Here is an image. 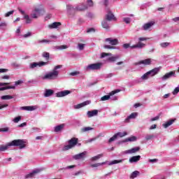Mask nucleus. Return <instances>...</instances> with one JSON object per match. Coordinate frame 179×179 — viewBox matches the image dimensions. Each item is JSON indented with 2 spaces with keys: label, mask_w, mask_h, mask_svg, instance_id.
<instances>
[{
  "label": "nucleus",
  "mask_w": 179,
  "mask_h": 179,
  "mask_svg": "<svg viewBox=\"0 0 179 179\" xmlns=\"http://www.w3.org/2000/svg\"><path fill=\"white\" fill-rule=\"evenodd\" d=\"M38 108V106H22L20 110H24L25 111H34Z\"/></svg>",
  "instance_id": "2eb2a0df"
},
{
  "label": "nucleus",
  "mask_w": 179,
  "mask_h": 179,
  "mask_svg": "<svg viewBox=\"0 0 179 179\" xmlns=\"http://www.w3.org/2000/svg\"><path fill=\"white\" fill-rule=\"evenodd\" d=\"M41 171H43V169H34L31 172L25 175L24 178L25 179L34 178V177H36L37 174L41 173Z\"/></svg>",
  "instance_id": "0eeeda50"
},
{
  "label": "nucleus",
  "mask_w": 179,
  "mask_h": 179,
  "mask_svg": "<svg viewBox=\"0 0 179 179\" xmlns=\"http://www.w3.org/2000/svg\"><path fill=\"white\" fill-rule=\"evenodd\" d=\"M138 176H139V171H134L130 176V178L134 179V178H136V177H138Z\"/></svg>",
  "instance_id": "a19ab883"
},
{
  "label": "nucleus",
  "mask_w": 179,
  "mask_h": 179,
  "mask_svg": "<svg viewBox=\"0 0 179 179\" xmlns=\"http://www.w3.org/2000/svg\"><path fill=\"white\" fill-rule=\"evenodd\" d=\"M118 58H120L119 56L110 57L108 58V61H110V62H115V61H117Z\"/></svg>",
  "instance_id": "c03bdc74"
},
{
  "label": "nucleus",
  "mask_w": 179,
  "mask_h": 179,
  "mask_svg": "<svg viewBox=\"0 0 179 179\" xmlns=\"http://www.w3.org/2000/svg\"><path fill=\"white\" fill-rule=\"evenodd\" d=\"M103 154H99L96 156L92 157L90 160L91 162H96V160H99V159H101L103 157Z\"/></svg>",
  "instance_id": "e433bc0d"
},
{
  "label": "nucleus",
  "mask_w": 179,
  "mask_h": 179,
  "mask_svg": "<svg viewBox=\"0 0 179 179\" xmlns=\"http://www.w3.org/2000/svg\"><path fill=\"white\" fill-rule=\"evenodd\" d=\"M149 76H150V74H149V73L148 71L147 73H145L144 75H143L141 76V79L143 80H148V79H149Z\"/></svg>",
  "instance_id": "37998d69"
},
{
  "label": "nucleus",
  "mask_w": 179,
  "mask_h": 179,
  "mask_svg": "<svg viewBox=\"0 0 179 179\" xmlns=\"http://www.w3.org/2000/svg\"><path fill=\"white\" fill-rule=\"evenodd\" d=\"M115 135L117 138H124V136H127V135H128V133H127V131L117 132Z\"/></svg>",
  "instance_id": "c9c22d12"
},
{
  "label": "nucleus",
  "mask_w": 179,
  "mask_h": 179,
  "mask_svg": "<svg viewBox=\"0 0 179 179\" xmlns=\"http://www.w3.org/2000/svg\"><path fill=\"white\" fill-rule=\"evenodd\" d=\"M171 78H176V71H171L169 73H166L164 76L161 78V80H169Z\"/></svg>",
  "instance_id": "1a4fd4ad"
},
{
  "label": "nucleus",
  "mask_w": 179,
  "mask_h": 179,
  "mask_svg": "<svg viewBox=\"0 0 179 179\" xmlns=\"http://www.w3.org/2000/svg\"><path fill=\"white\" fill-rule=\"evenodd\" d=\"M47 62H31L29 65V69L31 70L36 69V68H41V66H44L47 65Z\"/></svg>",
  "instance_id": "423d86ee"
},
{
  "label": "nucleus",
  "mask_w": 179,
  "mask_h": 179,
  "mask_svg": "<svg viewBox=\"0 0 179 179\" xmlns=\"http://www.w3.org/2000/svg\"><path fill=\"white\" fill-rule=\"evenodd\" d=\"M98 114H99V110H90L87 113V115L88 118H92V117H96V115H97Z\"/></svg>",
  "instance_id": "5701e85b"
},
{
  "label": "nucleus",
  "mask_w": 179,
  "mask_h": 179,
  "mask_svg": "<svg viewBox=\"0 0 179 179\" xmlns=\"http://www.w3.org/2000/svg\"><path fill=\"white\" fill-rule=\"evenodd\" d=\"M87 6L92 8L94 5L92 0H87Z\"/></svg>",
  "instance_id": "6e6d98bb"
},
{
  "label": "nucleus",
  "mask_w": 179,
  "mask_h": 179,
  "mask_svg": "<svg viewBox=\"0 0 179 179\" xmlns=\"http://www.w3.org/2000/svg\"><path fill=\"white\" fill-rule=\"evenodd\" d=\"M154 25H155V22L151 21V22L144 24L143 25V29L144 30H149V29H150Z\"/></svg>",
  "instance_id": "b1692460"
},
{
  "label": "nucleus",
  "mask_w": 179,
  "mask_h": 179,
  "mask_svg": "<svg viewBox=\"0 0 179 179\" xmlns=\"http://www.w3.org/2000/svg\"><path fill=\"white\" fill-rule=\"evenodd\" d=\"M106 20H108V22H111L112 20H115V17H114V15L111 12H108V14H106Z\"/></svg>",
  "instance_id": "412c9836"
},
{
  "label": "nucleus",
  "mask_w": 179,
  "mask_h": 179,
  "mask_svg": "<svg viewBox=\"0 0 179 179\" xmlns=\"http://www.w3.org/2000/svg\"><path fill=\"white\" fill-rule=\"evenodd\" d=\"M106 43L110 44V45H117L118 44V39L113 38H107L105 39Z\"/></svg>",
  "instance_id": "ddd939ff"
},
{
  "label": "nucleus",
  "mask_w": 179,
  "mask_h": 179,
  "mask_svg": "<svg viewBox=\"0 0 179 179\" xmlns=\"http://www.w3.org/2000/svg\"><path fill=\"white\" fill-rule=\"evenodd\" d=\"M45 13V8L43 4H38L34 7L31 17L32 19H38L40 16H43Z\"/></svg>",
  "instance_id": "f03ea898"
},
{
  "label": "nucleus",
  "mask_w": 179,
  "mask_h": 179,
  "mask_svg": "<svg viewBox=\"0 0 179 179\" xmlns=\"http://www.w3.org/2000/svg\"><path fill=\"white\" fill-rule=\"evenodd\" d=\"M38 44H43V43H51V41L50 40H47V39H43V40H39L38 41Z\"/></svg>",
  "instance_id": "603ef678"
},
{
  "label": "nucleus",
  "mask_w": 179,
  "mask_h": 179,
  "mask_svg": "<svg viewBox=\"0 0 179 179\" xmlns=\"http://www.w3.org/2000/svg\"><path fill=\"white\" fill-rule=\"evenodd\" d=\"M179 92V87H176L174 90L173 91L172 94L176 96V94H178Z\"/></svg>",
  "instance_id": "5fc2aeb1"
},
{
  "label": "nucleus",
  "mask_w": 179,
  "mask_h": 179,
  "mask_svg": "<svg viewBox=\"0 0 179 179\" xmlns=\"http://www.w3.org/2000/svg\"><path fill=\"white\" fill-rule=\"evenodd\" d=\"M85 45H85L84 43H78L77 48H78L80 51H83V50H85Z\"/></svg>",
  "instance_id": "a18cd8bd"
},
{
  "label": "nucleus",
  "mask_w": 179,
  "mask_h": 179,
  "mask_svg": "<svg viewBox=\"0 0 179 179\" xmlns=\"http://www.w3.org/2000/svg\"><path fill=\"white\" fill-rule=\"evenodd\" d=\"M87 156V152L84 151L79 154L73 155L72 159H73L74 160H85V159H86Z\"/></svg>",
  "instance_id": "6e6552de"
},
{
  "label": "nucleus",
  "mask_w": 179,
  "mask_h": 179,
  "mask_svg": "<svg viewBox=\"0 0 179 179\" xmlns=\"http://www.w3.org/2000/svg\"><path fill=\"white\" fill-rule=\"evenodd\" d=\"M31 32H28V33L24 34L23 37H24V38H27V37H31Z\"/></svg>",
  "instance_id": "69168bd1"
},
{
  "label": "nucleus",
  "mask_w": 179,
  "mask_h": 179,
  "mask_svg": "<svg viewBox=\"0 0 179 179\" xmlns=\"http://www.w3.org/2000/svg\"><path fill=\"white\" fill-rule=\"evenodd\" d=\"M76 75H79V71H73L70 73V76H76Z\"/></svg>",
  "instance_id": "338daca9"
},
{
  "label": "nucleus",
  "mask_w": 179,
  "mask_h": 179,
  "mask_svg": "<svg viewBox=\"0 0 179 179\" xmlns=\"http://www.w3.org/2000/svg\"><path fill=\"white\" fill-rule=\"evenodd\" d=\"M138 117L137 113H132L130 115H129L125 120L124 122L128 123L131 122V120H135Z\"/></svg>",
  "instance_id": "f3484780"
},
{
  "label": "nucleus",
  "mask_w": 179,
  "mask_h": 179,
  "mask_svg": "<svg viewBox=\"0 0 179 179\" xmlns=\"http://www.w3.org/2000/svg\"><path fill=\"white\" fill-rule=\"evenodd\" d=\"M154 136L153 135H147L145 136L146 141H150V139H153Z\"/></svg>",
  "instance_id": "e2e57ef3"
},
{
  "label": "nucleus",
  "mask_w": 179,
  "mask_h": 179,
  "mask_svg": "<svg viewBox=\"0 0 179 179\" xmlns=\"http://www.w3.org/2000/svg\"><path fill=\"white\" fill-rule=\"evenodd\" d=\"M24 19L26 20L27 24H30L33 22V18L27 14L24 16Z\"/></svg>",
  "instance_id": "473e14b6"
},
{
  "label": "nucleus",
  "mask_w": 179,
  "mask_h": 179,
  "mask_svg": "<svg viewBox=\"0 0 179 179\" xmlns=\"http://www.w3.org/2000/svg\"><path fill=\"white\" fill-rule=\"evenodd\" d=\"M123 22H125L127 24H129L131 23V19L129 17H124Z\"/></svg>",
  "instance_id": "13d9d810"
},
{
  "label": "nucleus",
  "mask_w": 179,
  "mask_h": 179,
  "mask_svg": "<svg viewBox=\"0 0 179 179\" xmlns=\"http://www.w3.org/2000/svg\"><path fill=\"white\" fill-rule=\"evenodd\" d=\"M148 72L150 76L153 77V76H155V75H157L159 72H160V68L159 67L155 68Z\"/></svg>",
  "instance_id": "a211bd4d"
},
{
  "label": "nucleus",
  "mask_w": 179,
  "mask_h": 179,
  "mask_svg": "<svg viewBox=\"0 0 179 179\" xmlns=\"http://www.w3.org/2000/svg\"><path fill=\"white\" fill-rule=\"evenodd\" d=\"M124 162V159H115L110 162H108V166H113V164H118V163H122Z\"/></svg>",
  "instance_id": "7c9ffc66"
},
{
  "label": "nucleus",
  "mask_w": 179,
  "mask_h": 179,
  "mask_svg": "<svg viewBox=\"0 0 179 179\" xmlns=\"http://www.w3.org/2000/svg\"><path fill=\"white\" fill-rule=\"evenodd\" d=\"M27 145V141L24 139L13 140L9 143L10 146H18L20 149H24Z\"/></svg>",
  "instance_id": "7ed1b4c3"
},
{
  "label": "nucleus",
  "mask_w": 179,
  "mask_h": 179,
  "mask_svg": "<svg viewBox=\"0 0 179 179\" xmlns=\"http://www.w3.org/2000/svg\"><path fill=\"white\" fill-rule=\"evenodd\" d=\"M61 26V22H55L52 24H50L48 27V29H58Z\"/></svg>",
  "instance_id": "393cba45"
},
{
  "label": "nucleus",
  "mask_w": 179,
  "mask_h": 179,
  "mask_svg": "<svg viewBox=\"0 0 179 179\" xmlns=\"http://www.w3.org/2000/svg\"><path fill=\"white\" fill-rule=\"evenodd\" d=\"M137 138L135 136H132L131 137H129L123 141V142H135L137 141Z\"/></svg>",
  "instance_id": "2f4dec72"
},
{
  "label": "nucleus",
  "mask_w": 179,
  "mask_h": 179,
  "mask_svg": "<svg viewBox=\"0 0 179 179\" xmlns=\"http://www.w3.org/2000/svg\"><path fill=\"white\" fill-rule=\"evenodd\" d=\"M52 48L54 50H66V48H68V45H59V46H53Z\"/></svg>",
  "instance_id": "c85d7f7f"
},
{
  "label": "nucleus",
  "mask_w": 179,
  "mask_h": 179,
  "mask_svg": "<svg viewBox=\"0 0 179 179\" xmlns=\"http://www.w3.org/2000/svg\"><path fill=\"white\" fill-rule=\"evenodd\" d=\"M96 31V29L94 28H90L87 30V33H94Z\"/></svg>",
  "instance_id": "774afa93"
},
{
  "label": "nucleus",
  "mask_w": 179,
  "mask_h": 179,
  "mask_svg": "<svg viewBox=\"0 0 179 179\" xmlns=\"http://www.w3.org/2000/svg\"><path fill=\"white\" fill-rule=\"evenodd\" d=\"M9 131V127H4L0 129V132H8Z\"/></svg>",
  "instance_id": "680f3d73"
},
{
  "label": "nucleus",
  "mask_w": 179,
  "mask_h": 179,
  "mask_svg": "<svg viewBox=\"0 0 179 179\" xmlns=\"http://www.w3.org/2000/svg\"><path fill=\"white\" fill-rule=\"evenodd\" d=\"M61 68H62V65L55 66L52 71L47 73L41 79L43 80H57L58 79V75H59V71L58 69H61Z\"/></svg>",
  "instance_id": "f257e3e1"
},
{
  "label": "nucleus",
  "mask_w": 179,
  "mask_h": 179,
  "mask_svg": "<svg viewBox=\"0 0 179 179\" xmlns=\"http://www.w3.org/2000/svg\"><path fill=\"white\" fill-rule=\"evenodd\" d=\"M102 66V63H95L89 64L85 67V71H99V69H101Z\"/></svg>",
  "instance_id": "39448f33"
},
{
  "label": "nucleus",
  "mask_w": 179,
  "mask_h": 179,
  "mask_svg": "<svg viewBox=\"0 0 179 179\" xmlns=\"http://www.w3.org/2000/svg\"><path fill=\"white\" fill-rule=\"evenodd\" d=\"M66 9H67V12H68V13H69V15H71L72 12H76L75 8H73V6H72L71 5H67Z\"/></svg>",
  "instance_id": "f704fd0d"
},
{
  "label": "nucleus",
  "mask_w": 179,
  "mask_h": 179,
  "mask_svg": "<svg viewBox=\"0 0 179 179\" xmlns=\"http://www.w3.org/2000/svg\"><path fill=\"white\" fill-rule=\"evenodd\" d=\"M132 46H131V44L130 43H124L122 45V48L124 49V50H128V48H131Z\"/></svg>",
  "instance_id": "3c124183"
},
{
  "label": "nucleus",
  "mask_w": 179,
  "mask_h": 179,
  "mask_svg": "<svg viewBox=\"0 0 179 179\" xmlns=\"http://www.w3.org/2000/svg\"><path fill=\"white\" fill-rule=\"evenodd\" d=\"M42 57H43V58H46V59H50V53L47 52H44L42 54Z\"/></svg>",
  "instance_id": "49530a36"
},
{
  "label": "nucleus",
  "mask_w": 179,
  "mask_h": 179,
  "mask_svg": "<svg viewBox=\"0 0 179 179\" xmlns=\"http://www.w3.org/2000/svg\"><path fill=\"white\" fill-rule=\"evenodd\" d=\"M103 48H106V49H108V50H115V48H117L115 47V46H111V45H105L103 46Z\"/></svg>",
  "instance_id": "09e8293b"
},
{
  "label": "nucleus",
  "mask_w": 179,
  "mask_h": 179,
  "mask_svg": "<svg viewBox=\"0 0 179 179\" xmlns=\"http://www.w3.org/2000/svg\"><path fill=\"white\" fill-rule=\"evenodd\" d=\"M1 100H12L13 96L12 95H3L1 96Z\"/></svg>",
  "instance_id": "4c0bfd02"
},
{
  "label": "nucleus",
  "mask_w": 179,
  "mask_h": 179,
  "mask_svg": "<svg viewBox=\"0 0 179 179\" xmlns=\"http://www.w3.org/2000/svg\"><path fill=\"white\" fill-rule=\"evenodd\" d=\"M117 136L115 135V134H114V136H112L110 139H109V141H108V142H109V143H111V142H114V141H115V139H117Z\"/></svg>",
  "instance_id": "bf43d9fd"
},
{
  "label": "nucleus",
  "mask_w": 179,
  "mask_h": 179,
  "mask_svg": "<svg viewBox=\"0 0 179 179\" xmlns=\"http://www.w3.org/2000/svg\"><path fill=\"white\" fill-rule=\"evenodd\" d=\"M15 10H11V11H8V13H6L5 14V17H9V16H10V15H13Z\"/></svg>",
  "instance_id": "4d7b16f0"
},
{
  "label": "nucleus",
  "mask_w": 179,
  "mask_h": 179,
  "mask_svg": "<svg viewBox=\"0 0 179 179\" xmlns=\"http://www.w3.org/2000/svg\"><path fill=\"white\" fill-rule=\"evenodd\" d=\"M22 120V116H18L15 117L13 121V122H15V124H17V122H19V121H20Z\"/></svg>",
  "instance_id": "8fccbe9b"
},
{
  "label": "nucleus",
  "mask_w": 179,
  "mask_h": 179,
  "mask_svg": "<svg viewBox=\"0 0 179 179\" xmlns=\"http://www.w3.org/2000/svg\"><path fill=\"white\" fill-rule=\"evenodd\" d=\"M86 9H87V6L81 4L80 6H77L74 10H76V12H83V10H86Z\"/></svg>",
  "instance_id": "6ab92c4d"
},
{
  "label": "nucleus",
  "mask_w": 179,
  "mask_h": 179,
  "mask_svg": "<svg viewBox=\"0 0 179 179\" xmlns=\"http://www.w3.org/2000/svg\"><path fill=\"white\" fill-rule=\"evenodd\" d=\"M113 55L111 53H106V52H102L101 55V58H105V57H111Z\"/></svg>",
  "instance_id": "864d4df0"
},
{
  "label": "nucleus",
  "mask_w": 179,
  "mask_h": 179,
  "mask_svg": "<svg viewBox=\"0 0 179 179\" xmlns=\"http://www.w3.org/2000/svg\"><path fill=\"white\" fill-rule=\"evenodd\" d=\"M78 145V138H72L69 141V145H64L63 148L64 151L69 150V149H72V148H75Z\"/></svg>",
  "instance_id": "20e7f679"
},
{
  "label": "nucleus",
  "mask_w": 179,
  "mask_h": 179,
  "mask_svg": "<svg viewBox=\"0 0 179 179\" xmlns=\"http://www.w3.org/2000/svg\"><path fill=\"white\" fill-rule=\"evenodd\" d=\"M141 160V155H136L131 157L129 159V163H138Z\"/></svg>",
  "instance_id": "a878e982"
},
{
  "label": "nucleus",
  "mask_w": 179,
  "mask_h": 179,
  "mask_svg": "<svg viewBox=\"0 0 179 179\" xmlns=\"http://www.w3.org/2000/svg\"><path fill=\"white\" fill-rule=\"evenodd\" d=\"M110 21L104 19L101 22V26L103 29H106V30L110 29Z\"/></svg>",
  "instance_id": "4be33fe9"
},
{
  "label": "nucleus",
  "mask_w": 179,
  "mask_h": 179,
  "mask_svg": "<svg viewBox=\"0 0 179 179\" xmlns=\"http://www.w3.org/2000/svg\"><path fill=\"white\" fill-rule=\"evenodd\" d=\"M75 167H76V165H70L62 169V170H71V169H75Z\"/></svg>",
  "instance_id": "de8ad7c7"
},
{
  "label": "nucleus",
  "mask_w": 179,
  "mask_h": 179,
  "mask_svg": "<svg viewBox=\"0 0 179 179\" xmlns=\"http://www.w3.org/2000/svg\"><path fill=\"white\" fill-rule=\"evenodd\" d=\"M120 90H116L115 91H112L110 93H109V95H105L101 98V101H106V100H110L111 98V96H114L115 93H119Z\"/></svg>",
  "instance_id": "9d476101"
},
{
  "label": "nucleus",
  "mask_w": 179,
  "mask_h": 179,
  "mask_svg": "<svg viewBox=\"0 0 179 179\" xmlns=\"http://www.w3.org/2000/svg\"><path fill=\"white\" fill-rule=\"evenodd\" d=\"M176 122V119H171L163 124L164 128H169L170 125H173V123Z\"/></svg>",
  "instance_id": "bb28decb"
},
{
  "label": "nucleus",
  "mask_w": 179,
  "mask_h": 179,
  "mask_svg": "<svg viewBox=\"0 0 179 179\" xmlns=\"http://www.w3.org/2000/svg\"><path fill=\"white\" fill-rule=\"evenodd\" d=\"M68 94H71V91L64 90L56 93V97H65V96H68Z\"/></svg>",
  "instance_id": "dca6fc26"
},
{
  "label": "nucleus",
  "mask_w": 179,
  "mask_h": 179,
  "mask_svg": "<svg viewBox=\"0 0 179 179\" xmlns=\"http://www.w3.org/2000/svg\"><path fill=\"white\" fill-rule=\"evenodd\" d=\"M10 146L11 145H9V143L6 145H0V152H5V150H8Z\"/></svg>",
  "instance_id": "72a5a7b5"
},
{
  "label": "nucleus",
  "mask_w": 179,
  "mask_h": 179,
  "mask_svg": "<svg viewBox=\"0 0 179 179\" xmlns=\"http://www.w3.org/2000/svg\"><path fill=\"white\" fill-rule=\"evenodd\" d=\"M54 94V90H45L44 93L45 97H50Z\"/></svg>",
  "instance_id": "cd10ccee"
},
{
  "label": "nucleus",
  "mask_w": 179,
  "mask_h": 179,
  "mask_svg": "<svg viewBox=\"0 0 179 179\" xmlns=\"http://www.w3.org/2000/svg\"><path fill=\"white\" fill-rule=\"evenodd\" d=\"M89 104H90V101H85L81 103L75 105L73 108H75V110H79V108H82V107H85V106H89Z\"/></svg>",
  "instance_id": "4468645a"
},
{
  "label": "nucleus",
  "mask_w": 179,
  "mask_h": 179,
  "mask_svg": "<svg viewBox=\"0 0 179 179\" xmlns=\"http://www.w3.org/2000/svg\"><path fill=\"white\" fill-rule=\"evenodd\" d=\"M9 89H16V87L15 85H8V86H6V90H8Z\"/></svg>",
  "instance_id": "0e129e2a"
},
{
  "label": "nucleus",
  "mask_w": 179,
  "mask_h": 179,
  "mask_svg": "<svg viewBox=\"0 0 179 179\" xmlns=\"http://www.w3.org/2000/svg\"><path fill=\"white\" fill-rule=\"evenodd\" d=\"M139 150H141L140 147H135L130 150H127L124 151V155H132V153H136V152H139Z\"/></svg>",
  "instance_id": "f8f14e48"
},
{
  "label": "nucleus",
  "mask_w": 179,
  "mask_h": 179,
  "mask_svg": "<svg viewBox=\"0 0 179 179\" xmlns=\"http://www.w3.org/2000/svg\"><path fill=\"white\" fill-rule=\"evenodd\" d=\"M93 128L90 127H83L81 129V132L84 133V132H89V131H93Z\"/></svg>",
  "instance_id": "58836bf2"
},
{
  "label": "nucleus",
  "mask_w": 179,
  "mask_h": 179,
  "mask_svg": "<svg viewBox=\"0 0 179 179\" xmlns=\"http://www.w3.org/2000/svg\"><path fill=\"white\" fill-rule=\"evenodd\" d=\"M107 162H101V163H96V164H92L90 165V167H92V169H94L95 167H99L100 166H103V164H106Z\"/></svg>",
  "instance_id": "ea45409f"
},
{
  "label": "nucleus",
  "mask_w": 179,
  "mask_h": 179,
  "mask_svg": "<svg viewBox=\"0 0 179 179\" xmlns=\"http://www.w3.org/2000/svg\"><path fill=\"white\" fill-rule=\"evenodd\" d=\"M153 62V59H145L144 60H141L140 62H137L134 63V65H150Z\"/></svg>",
  "instance_id": "9b49d317"
},
{
  "label": "nucleus",
  "mask_w": 179,
  "mask_h": 179,
  "mask_svg": "<svg viewBox=\"0 0 179 179\" xmlns=\"http://www.w3.org/2000/svg\"><path fill=\"white\" fill-rule=\"evenodd\" d=\"M22 83H23V80H19L15 82L14 86L16 87V86H19V85H22Z\"/></svg>",
  "instance_id": "052dcab7"
},
{
  "label": "nucleus",
  "mask_w": 179,
  "mask_h": 179,
  "mask_svg": "<svg viewBox=\"0 0 179 179\" xmlns=\"http://www.w3.org/2000/svg\"><path fill=\"white\" fill-rule=\"evenodd\" d=\"M160 47H162V48H167V47H169L170 45V43L169 42H163L159 44Z\"/></svg>",
  "instance_id": "79ce46f5"
},
{
  "label": "nucleus",
  "mask_w": 179,
  "mask_h": 179,
  "mask_svg": "<svg viewBox=\"0 0 179 179\" xmlns=\"http://www.w3.org/2000/svg\"><path fill=\"white\" fill-rule=\"evenodd\" d=\"M64 128H65V124H61L54 127V132L58 133L64 131Z\"/></svg>",
  "instance_id": "aec40b11"
},
{
  "label": "nucleus",
  "mask_w": 179,
  "mask_h": 179,
  "mask_svg": "<svg viewBox=\"0 0 179 179\" xmlns=\"http://www.w3.org/2000/svg\"><path fill=\"white\" fill-rule=\"evenodd\" d=\"M145 44L141 43V42H138L136 45H131V48L134 49V48H143V47H145Z\"/></svg>",
  "instance_id": "c756f323"
}]
</instances>
